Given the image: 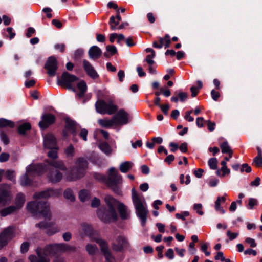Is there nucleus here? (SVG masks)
<instances>
[{
	"label": "nucleus",
	"instance_id": "nucleus-1",
	"mask_svg": "<svg viewBox=\"0 0 262 262\" xmlns=\"http://www.w3.org/2000/svg\"><path fill=\"white\" fill-rule=\"evenodd\" d=\"M76 247L64 243L54 244L47 245L43 249H36L37 256L31 255L28 257L30 262H50L49 255H54L63 252H74Z\"/></svg>",
	"mask_w": 262,
	"mask_h": 262
},
{
	"label": "nucleus",
	"instance_id": "nucleus-2",
	"mask_svg": "<svg viewBox=\"0 0 262 262\" xmlns=\"http://www.w3.org/2000/svg\"><path fill=\"white\" fill-rule=\"evenodd\" d=\"M104 200L107 207H101L97 212L99 219L105 223L116 222L118 214L116 208L118 205V201L110 195H106Z\"/></svg>",
	"mask_w": 262,
	"mask_h": 262
},
{
	"label": "nucleus",
	"instance_id": "nucleus-3",
	"mask_svg": "<svg viewBox=\"0 0 262 262\" xmlns=\"http://www.w3.org/2000/svg\"><path fill=\"white\" fill-rule=\"evenodd\" d=\"M132 198L136 209V213L141 221V225L144 226L148 213L147 204L143 196H140L135 188L132 190Z\"/></svg>",
	"mask_w": 262,
	"mask_h": 262
},
{
	"label": "nucleus",
	"instance_id": "nucleus-4",
	"mask_svg": "<svg viewBox=\"0 0 262 262\" xmlns=\"http://www.w3.org/2000/svg\"><path fill=\"white\" fill-rule=\"evenodd\" d=\"M27 210L36 218L41 217L50 220L51 212L49 205L43 201H31L27 205Z\"/></svg>",
	"mask_w": 262,
	"mask_h": 262
},
{
	"label": "nucleus",
	"instance_id": "nucleus-5",
	"mask_svg": "<svg viewBox=\"0 0 262 262\" xmlns=\"http://www.w3.org/2000/svg\"><path fill=\"white\" fill-rule=\"evenodd\" d=\"M88 167V162L83 158H78L75 162V166L71 172L68 174L66 179L69 181H74L83 177Z\"/></svg>",
	"mask_w": 262,
	"mask_h": 262
},
{
	"label": "nucleus",
	"instance_id": "nucleus-6",
	"mask_svg": "<svg viewBox=\"0 0 262 262\" xmlns=\"http://www.w3.org/2000/svg\"><path fill=\"white\" fill-rule=\"evenodd\" d=\"M122 176L118 173L114 167L109 169L108 177L106 179V184L115 193L120 194L121 190L119 186L122 184Z\"/></svg>",
	"mask_w": 262,
	"mask_h": 262
},
{
	"label": "nucleus",
	"instance_id": "nucleus-7",
	"mask_svg": "<svg viewBox=\"0 0 262 262\" xmlns=\"http://www.w3.org/2000/svg\"><path fill=\"white\" fill-rule=\"evenodd\" d=\"M95 107L96 111L101 114L112 115L118 110V107L114 103L112 100H110L108 102L98 100L96 102Z\"/></svg>",
	"mask_w": 262,
	"mask_h": 262
},
{
	"label": "nucleus",
	"instance_id": "nucleus-8",
	"mask_svg": "<svg viewBox=\"0 0 262 262\" xmlns=\"http://www.w3.org/2000/svg\"><path fill=\"white\" fill-rule=\"evenodd\" d=\"M78 78L75 75L71 74L67 72H64L61 75V79L58 78L57 84L68 90L75 92L74 83L77 81Z\"/></svg>",
	"mask_w": 262,
	"mask_h": 262
},
{
	"label": "nucleus",
	"instance_id": "nucleus-9",
	"mask_svg": "<svg viewBox=\"0 0 262 262\" xmlns=\"http://www.w3.org/2000/svg\"><path fill=\"white\" fill-rule=\"evenodd\" d=\"M113 249L117 252H121L124 250L130 248V244L128 239L123 235L116 236L114 242L112 245Z\"/></svg>",
	"mask_w": 262,
	"mask_h": 262
},
{
	"label": "nucleus",
	"instance_id": "nucleus-10",
	"mask_svg": "<svg viewBox=\"0 0 262 262\" xmlns=\"http://www.w3.org/2000/svg\"><path fill=\"white\" fill-rule=\"evenodd\" d=\"M94 241L99 245L101 252L105 257L106 261L113 262L114 257L112 254L111 250L109 249L107 242L99 238H94Z\"/></svg>",
	"mask_w": 262,
	"mask_h": 262
},
{
	"label": "nucleus",
	"instance_id": "nucleus-11",
	"mask_svg": "<svg viewBox=\"0 0 262 262\" xmlns=\"http://www.w3.org/2000/svg\"><path fill=\"white\" fill-rule=\"evenodd\" d=\"M35 226L40 229H47L46 233L49 236L53 235L56 233L59 232L60 230V228L57 226H55V223L53 222H41L36 224Z\"/></svg>",
	"mask_w": 262,
	"mask_h": 262
},
{
	"label": "nucleus",
	"instance_id": "nucleus-12",
	"mask_svg": "<svg viewBox=\"0 0 262 262\" xmlns=\"http://www.w3.org/2000/svg\"><path fill=\"white\" fill-rule=\"evenodd\" d=\"M113 117L116 125L126 124L130 121L129 114L123 109H120Z\"/></svg>",
	"mask_w": 262,
	"mask_h": 262
},
{
	"label": "nucleus",
	"instance_id": "nucleus-13",
	"mask_svg": "<svg viewBox=\"0 0 262 262\" xmlns=\"http://www.w3.org/2000/svg\"><path fill=\"white\" fill-rule=\"evenodd\" d=\"M45 68L47 70V73L49 76H54L58 69V63L56 59L53 56L49 57L45 65Z\"/></svg>",
	"mask_w": 262,
	"mask_h": 262
},
{
	"label": "nucleus",
	"instance_id": "nucleus-14",
	"mask_svg": "<svg viewBox=\"0 0 262 262\" xmlns=\"http://www.w3.org/2000/svg\"><path fill=\"white\" fill-rule=\"evenodd\" d=\"M10 186L3 185L0 186V204H6L11 199Z\"/></svg>",
	"mask_w": 262,
	"mask_h": 262
},
{
	"label": "nucleus",
	"instance_id": "nucleus-15",
	"mask_svg": "<svg viewBox=\"0 0 262 262\" xmlns=\"http://www.w3.org/2000/svg\"><path fill=\"white\" fill-rule=\"evenodd\" d=\"M13 237V229L9 227L2 232L0 234V249L5 246Z\"/></svg>",
	"mask_w": 262,
	"mask_h": 262
},
{
	"label": "nucleus",
	"instance_id": "nucleus-16",
	"mask_svg": "<svg viewBox=\"0 0 262 262\" xmlns=\"http://www.w3.org/2000/svg\"><path fill=\"white\" fill-rule=\"evenodd\" d=\"M60 194V192L58 190L48 189L40 192L35 193L33 195V198L34 199H46L51 196H58Z\"/></svg>",
	"mask_w": 262,
	"mask_h": 262
},
{
	"label": "nucleus",
	"instance_id": "nucleus-17",
	"mask_svg": "<svg viewBox=\"0 0 262 262\" xmlns=\"http://www.w3.org/2000/svg\"><path fill=\"white\" fill-rule=\"evenodd\" d=\"M55 120V117L53 114H45L41 117V120L39 122V126L41 129H45L49 125L53 124Z\"/></svg>",
	"mask_w": 262,
	"mask_h": 262
},
{
	"label": "nucleus",
	"instance_id": "nucleus-18",
	"mask_svg": "<svg viewBox=\"0 0 262 262\" xmlns=\"http://www.w3.org/2000/svg\"><path fill=\"white\" fill-rule=\"evenodd\" d=\"M43 146L45 148L58 147L55 136L52 134H48L43 138Z\"/></svg>",
	"mask_w": 262,
	"mask_h": 262
},
{
	"label": "nucleus",
	"instance_id": "nucleus-19",
	"mask_svg": "<svg viewBox=\"0 0 262 262\" xmlns=\"http://www.w3.org/2000/svg\"><path fill=\"white\" fill-rule=\"evenodd\" d=\"M83 68L86 74L92 78L95 79L98 78L99 75L91 64L86 60H83Z\"/></svg>",
	"mask_w": 262,
	"mask_h": 262
},
{
	"label": "nucleus",
	"instance_id": "nucleus-20",
	"mask_svg": "<svg viewBox=\"0 0 262 262\" xmlns=\"http://www.w3.org/2000/svg\"><path fill=\"white\" fill-rule=\"evenodd\" d=\"M160 44L154 41L152 46L155 48L161 49L164 46V40H165V48H169L171 43L170 37L168 34H166L164 38L160 37L159 39Z\"/></svg>",
	"mask_w": 262,
	"mask_h": 262
},
{
	"label": "nucleus",
	"instance_id": "nucleus-21",
	"mask_svg": "<svg viewBox=\"0 0 262 262\" xmlns=\"http://www.w3.org/2000/svg\"><path fill=\"white\" fill-rule=\"evenodd\" d=\"M117 207H118V210L122 219L126 220L129 217L130 212L125 205L118 201Z\"/></svg>",
	"mask_w": 262,
	"mask_h": 262
},
{
	"label": "nucleus",
	"instance_id": "nucleus-22",
	"mask_svg": "<svg viewBox=\"0 0 262 262\" xmlns=\"http://www.w3.org/2000/svg\"><path fill=\"white\" fill-rule=\"evenodd\" d=\"M48 177L51 182L57 183L61 180L62 174L57 170L52 169L49 172Z\"/></svg>",
	"mask_w": 262,
	"mask_h": 262
},
{
	"label": "nucleus",
	"instance_id": "nucleus-23",
	"mask_svg": "<svg viewBox=\"0 0 262 262\" xmlns=\"http://www.w3.org/2000/svg\"><path fill=\"white\" fill-rule=\"evenodd\" d=\"M88 54L91 59L95 60L98 59L101 56L102 51L98 47L94 46L90 48Z\"/></svg>",
	"mask_w": 262,
	"mask_h": 262
},
{
	"label": "nucleus",
	"instance_id": "nucleus-24",
	"mask_svg": "<svg viewBox=\"0 0 262 262\" xmlns=\"http://www.w3.org/2000/svg\"><path fill=\"white\" fill-rule=\"evenodd\" d=\"M31 172L36 173L38 175H40L44 172V167L40 164L30 165L27 168V172L29 173Z\"/></svg>",
	"mask_w": 262,
	"mask_h": 262
},
{
	"label": "nucleus",
	"instance_id": "nucleus-25",
	"mask_svg": "<svg viewBox=\"0 0 262 262\" xmlns=\"http://www.w3.org/2000/svg\"><path fill=\"white\" fill-rule=\"evenodd\" d=\"M66 129L70 132L73 138L76 135V129L77 128L76 123L72 120L67 119L66 120Z\"/></svg>",
	"mask_w": 262,
	"mask_h": 262
},
{
	"label": "nucleus",
	"instance_id": "nucleus-26",
	"mask_svg": "<svg viewBox=\"0 0 262 262\" xmlns=\"http://www.w3.org/2000/svg\"><path fill=\"white\" fill-rule=\"evenodd\" d=\"M98 124L102 127L110 128L115 125V121L113 117L111 119L107 118L100 119L98 120Z\"/></svg>",
	"mask_w": 262,
	"mask_h": 262
},
{
	"label": "nucleus",
	"instance_id": "nucleus-27",
	"mask_svg": "<svg viewBox=\"0 0 262 262\" xmlns=\"http://www.w3.org/2000/svg\"><path fill=\"white\" fill-rule=\"evenodd\" d=\"M25 202V195L19 193L17 194L15 199V207L16 210L20 209L24 205Z\"/></svg>",
	"mask_w": 262,
	"mask_h": 262
},
{
	"label": "nucleus",
	"instance_id": "nucleus-28",
	"mask_svg": "<svg viewBox=\"0 0 262 262\" xmlns=\"http://www.w3.org/2000/svg\"><path fill=\"white\" fill-rule=\"evenodd\" d=\"M49 164L57 169L66 170L67 167L62 160H52L49 162Z\"/></svg>",
	"mask_w": 262,
	"mask_h": 262
},
{
	"label": "nucleus",
	"instance_id": "nucleus-29",
	"mask_svg": "<svg viewBox=\"0 0 262 262\" xmlns=\"http://www.w3.org/2000/svg\"><path fill=\"white\" fill-rule=\"evenodd\" d=\"M77 86L80 92L78 94L79 97H82L87 90V85L85 82L83 80L79 81L77 84Z\"/></svg>",
	"mask_w": 262,
	"mask_h": 262
},
{
	"label": "nucleus",
	"instance_id": "nucleus-30",
	"mask_svg": "<svg viewBox=\"0 0 262 262\" xmlns=\"http://www.w3.org/2000/svg\"><path fill=\"white\" fill-rule=\"evenodd\" d=\"M14 125V123L11 120L5 118L0 119V128L7 127L13 128Z\"/></svg>",
	"mask_w": 262,
	"mask_h": 262
},
{
	"label": "nucleus",
	"instance_id": "nucleus-31",
	"mask_svg": "<svg viewBox=\"0 0 262 262\" xmlns=\"http://www.w3.org/2000/svg\"><path fill=\"white\" fill-rule=\"evenodd\" d=\"M258 155L254 159L253 164L256 167H259L262 166V157L261 149L259 147H257Z\"/></svg>",
	"mask_w": 262,
	"mask_h": 262
},
{
	"label": "nucleus",
	"instance_id": "nucleus-32",
	"mask_svg": "<svg viewBox=\"0 0 262 262\" xmlns=\"http://www.w3.org/2000/svg\"><path fill=\"white\" fill-rule=\"evenodd\" d=\"M133 163L129 161H126L122 163L120 166L119 169L123 173H126L130 170L132 167Z\"/></svg>",
	"mask_w": 262,
	"mask_h": 262
},
{
	"label": "nucleus",
	"instance_id": "nucleus-33",
	"mask_svg": "<svg viewBox=\"0 0 262 262\" xmlns=\"http://www.w3.org/2000/svg\"><path fill=\"white\" fill-rule=\"evenodd\" d=\"M16 210L15 206H10L8 207L3 209L0 211V214L2 216H6L11 214Z\"/></svg>",
	"mask_w": 262,
	"mask_h": 262
},
{
	"label": "nucleus",
	"instance_id": "nucleus-34",
	"mask_svg": "<svg viewBox=\"0 0 262 262\" xmlns=\"http://www.w3.org/2000/svg\"><path fill=\"white\" fill-rule=\"evenodd\" d=\"M220 147L223 153L228 154L230 156V158L232 157L233 152L229 146L227 142H224L222 144H221Z\"/></svg>",
	"mask_w": 262,
	"mask_h": 262
},
{
	"label": "nucleus",
	"instance_id": "nucleus-35",
	"mask_svg": "<svg viewBox=\"0 0 262 262\" xmlns=\"http://www.w3.org/2000/svg\"><path fill=\"white\" fill-rule=\"evenodd\" d=\"M99 147L101 150L107 155H111L112 152L111 146L106 142L100 144Z\"/></svg>",
	"mask_w": 262,
	"mask_h": 262
},
{
	"label": "nucleus",
	"instance_id": "nucleus-36",
	"mask_svg": "<svg viewBox=\"0 0 262 262\" xmlns=\"http://www.w3.org/2000/svg\"><path fill=\"white\" fill-rule=\"evenodd\" d=\"M31 126L29 123H24L19 125L18 128V132L20 135H25L26 132L31 129Z\"/></svg>",
	"mask_w": 262,
	"mask_h": 262
},
{
	"label": "nucleus",
	"instance_id": "nucleus-37",
	"mask_svg": "<svg viewBox=\"0 0 262 262\" xmlns=\"http://www.w3.org/2000/svg\"><path fill=\"white\" fill-rule=\"evenodd\" d=\"M64 153L67 158L72 159L75 155V148L73 145L70 144L66 148L64 149Z\"/></svg>",
	"mask_w": 262,
	"mask_h": 262
},
{
	"label": "nucleus",
	"instance_id": "nucleus-38",
	"mask_svg": "<svg viewBox=\"0 0 262 262\" xmlns=\"http://www.w3.org/2000/svg\"><path fill=\"white\" fill-rule=\"evenodd\" d=\"M79 197L81 201L84 202L90 199V192L85 189L81 190L79 193Z\"/></svg>",
	"mask_w": 262,
	"mask_h": 262
},
{
	"label": "nucleus",
	"instance_id": "nucleus-39",
	"mask_svg": "<svg viewBox=\"0 0 262 262\" xmlns=\"http://www.w3.org/2000/svg\"><path fill=\"white\" fill-rule=\"evenodd\" d=\"M80 229L85 234L90 235L92 231L91 226L87 223H82L80 225Z\"/></svg>",
	"mask_w": 262,
	"mask_h": 262
},
{
	"label": "nucleus",
	"instance_id": "nucleus-40",
	"mask_svg": "<svg viewBox=\"0 0 262 262\" xmlns=\"http://www.w3.org/2000/svg\"><path fill=\"white\" fill-rule=\"evenodd\" d=\"M63 195L66 199L71 202L74 201L75 198L73 191L71 189L68 188L65 190Z\"/></svg>",
	"mask_w": 262,
	"mask_h": 262
},
{
	"label": "nucleus",
	"instance_id": "nucleus-41",
	"mask_svg": "<svg viewBox=\"0 0 262 262\" xmlns=\"http://www.w3.org/2000/svg\"><path fill=\"white\" fill-rule=\"evenodd\" d=\"M50 149V150L48 152V156L52 159V160H55L58 158V154L57 151L58 150V147H55L53 148H48Z\"/></svg>",
	"mask_w": 262,
	"mask_h": 262
},
{
	"label": "nucleus",
	"instance_id": "nucleus-42",
	"mask_svg": "<svg viewBox=\"0 0 262 262\" xmlns=\"http://www.w3.org/2000/svg\"><path fill=\"white\" fill-rule=\"evenodd\" d=\"M86 250L90 255H93L98 251V248L96 246L89 244L86 246Z\"/></svg>",
	"mask_w": 262,
	"mask_h": 262
},
{
	"label": "nucleus",
	"instance_id": "nucleus-43",
	"mask_svg": "<svg viewBox=\"0 0 262 262\" xmlns=\"http://www.w3.org/2000/svg\"><path fill=\"white\" fill-rule=\"evenodd\" d=\"M108 23L111 29L112 30H115L117 29V26L119 24V21L115 20V17L114 16H112L110 18Z\"/></svg>",
	"mask_w": 262,
	"mask_h": 262
},
{
	"label": "nucleus",
	"instance_id": "nucleus-44",
	"mask_svg": "<svg viewBox=\"0 0 262 262\" xmlns=\"http://www.w3.org/2000/svg\"><path fill=\"white\" fill-rule=\"evenodd\" d=\"M4 174L8 180L13 182H15V174L14 171L8 170L5 172Z\"/></svg>",
	"mask_w": 262,
	"mask_h": 262
},
{
	"label": "nucleus",
	"instance_id": "nucleus-45",
	"mask_svg": "<svg viewBox=\"0 0 262 262\" xmlns=\"http://www.w3.org/2000/svg\"><path fill=\"white\" fill-rule=\"evenodd\" d=\"M221 202L220 201V197H217L216 200L215 202V208L217 211L220 212L222 214L225 213V210L221 207Z\"/></svg>",
	"mask_w": 262,
	"mask_h": 262
},
{
	"label": "nucleus",
	"instance_id": "nucleus-46",
	"mask_svg": "<svg viewBox=\"0 0 262 262\" xmlns=\"http://www.w3.org/2000/svg\"><path fill=\"white\" fill-rule=\"evenodd\" d=\"M217 160L215 158H212L209 159L208 162L209 167L213 170H215L217 168Z\"/></svg>",
	"mask_w": 262,
	"mask_h": 262
},
{
	"label": "nucleus",
	"instance_id": "nucleus-47",
	"mask_svg": "<svg viewBox=\"0 0 262 262\" xmlns=\"http://www.w3.org/2000/svg\"><path fill=\"white\" fill-rule=\"evenodd\" d=\"M31 183V180L29 179L27 174L23 176L20 179V184L22 186H27Z\"/></svg>",
	"mask_w": 262,
	"mask_h": 262
},
{
	"label": "nucleus",
	"instance_id": "nucleus-48",
	"mask_svg": "<svg viewBox=\"0 0 262 262\" xmlns=\"http://www.w3.org/2000/svg\"><path fill=\"white\" fill-rule=\"evenodd\" d=\"M0 138L1 140L5 145H7L9 143V140L8 136L0 129Z\"/></svg>",
	"mask_w": 262,
	"mask_h": 262
},
{
	"label": "nucleus",
	"instance_id": "nucleus-49",
	"mask_svg": "<svg viewBox=\"0 0 262 262\" xmlns=\"http://www.w3.org/2000/svg\"><path fill=\"white\" fill-rule=\"evenodd\" d=\"M94 177L95 179L106 183V178L105 176L99 173H96L94 174Z\"/></svg>",
	"mask_w": 262,
	"mask_h": 262
},
{
	"label": "nucleus",
	"instance_id": "nucleus-50",
	"mask_svg": "<svg viewBox=\"0 0 262 262\" xmlns=\"http://www.w3.org/2000/svg\"><path fill=\"white\" fill-rule=\"evenodd\" d=\"M88 130L85 128H82L81 129L80 133H79V136L84 141H87V135H88Z\"/></svg>",
	"mask_w": 262,
	"mask_h": 262
},
{
	"label": "nucleus",
	"instance_id": "nucleus-51",
	"mask_svg": "<svg viewBox=\"0 0 262 262\" xmlns=\"http://www.w3.org/2000/svg\"><path fill=\"white\" fill-rule=\"evenodd\" d=\"M107 52H110L111 55L115 54L117 51L116 48L114 46H107L106 48Z\"/></svg>",
	"mask_w": 262,
	"mask_h": 262
},
{
	"label": "nucleus",
	"instance_id": "nucleus-52",
	"mask_svg": "<svg viewBox=\"0 0 262 262\" xmlns=\"http://www.w3.org/2000/svg\"><path fill=\"white\" fill-rule=\"evenodd\" d=\"M178 96L180 98V100L181 102L185 101L188 97V95L185 92H179L178 94Z\"/></svg>",
	"mask_w": 262,
	"mask_h": 262
},
{
	"label": "nucleus",
	"instance_id": "nucleus-53",
	"mask_svg": "<svg viewBox=\"0 0 262 262\" xmlns=\"http://www.w3.org/2000/svg\"><path fill=\"white\" fill-rule=\"evenodd\" d=\"M10 155L8 153L3 152L0 155V162H5L8 160Z\"/></svg>",
	"mask_w": 262,
	"mask_h": 262
},
{
	"label": "nucleus",
	"instance_id": "nucleus-54",
	"mask_svg": "<svg viewBox=\"0 0 262 262\" xmlns=\"http://www.w3.org/2000/svg\"><path fill=\"white\" fill-rule=\"evenodd\" d=\"M189 214V212L188 211H184L181 214L180 213H177L176 214V217L177 219H181L183 221L185 220V217L188 216Z\"/></svg>",
	"mask_w": 262,
	"mask_h": 262
},
{
	"label": "nucleus",
	"instance_id": "nucleus-55",
	"mask_svg": "<svg viewBox=\"0 0 262 262\" xmlns=\"http://www.w3.org/2000/svg\"><path fill=\"white\" fill-rule=\"evenodd\" d=\"M29 243L27 242H25L22 243L20 246V250L22 253L26 252L29 249Z\"/></svg>",
	"mask_w": 262,
	"mask_h": 262
},
{
	"label": "nucleus",
	"instance_id": "nucleus-56",
	"mask_svg": "<svg viewBox=\"0 0 262 262\" xmlns=\"http://www.w3.org/2000/svg\"><path fill=\"white\" fill-rule=\"evenodd\" d=\"M241 172L245 171L247 173H249L251 171V168L250 166H248V165L247 164L245 163L242 165V167L241 168Z\"/></svg>",
	"mask_w": 262,
	"mask_h": 262
},
{
	"label": "nucleus",
	"instance_id": "nucleus-57",
	"mask_svg": "<svg viewBox=\"0 0 262 262\" xmlns=\"http://www.w3.org/2000/svg\"><path fill=\"white\" fill-rule=\"evenodd\" d=\"M155 56V55H148L146 56L145 61L149 64V65H153L155 63L154 61L152 60V58Z\"/></svg>",
	"mask_w": 262,
	"mask_h": 262
},
{
	"label": "nucleus",
	"instance_id": "nucleus-58",
	"mask_svg": "<svg viewBox=\"0 0 262 262\" xmlns=\"http://www.w3.org/2000/svg\"><path fill=\"white\" fill-rule=\"evenodd\" d=\"M261 179L259 177H257L255 180L251 182L250 185L252 187H257L260 184Z\"/></svg>",
	"mask_w": 262,
	"mask_h": 262
},
{
	"label": "nucleus",
	"instance_id": "nucleus-59",
	"mask_svg": "<svg viewBox=\"0 0 262 262\" xmlns=\"http://www.w3.org/2000/svg\"><path fill=\"white\" fill-rule=\"evenodd\" d=\"M227 235L229 237L230 240H233L237 237L238 233H232L230 230H228Z\"/></svg>",
	"mask_w": 262,
	"mask_h": 262
},
{
	"label": "nucleus",
	"instance_id": "nucleus-60",
	"mask_svg": "<svg viewBox=\"0 0 262 262\" xmlns=\"http://www.w3.org/2000/svg\"><path fill=\"white\" fill-rule=\"evenodd\" d=\"M211 95L212 98L216 101L219 99L220 96V94L219 92L215 91L214 90H212L211 92Z\"/></svg>",
	"mask_w": 262,
	"mask_h": 262
},
{
	"label": "nucleus",
	"instance_id": "nucleus-61",
	"mask_svg": "<svg viewBox=\"0 0 262 262\" xmlns=\"http://www.w3.org/2000/svg\"><path fill=\"white\" fill-rule=\"evenodd\" d=\"M214 258L216 260H221L222 261H224L225 260V258L224 256V254L222 252H218L214 257Z\"/></svg>",
	"mask_w": 262,
	"mask_h": 262
},
{
	"label": "nucleus",
	"instance_id": "nucleus-62",
	"mask_svg": "<svg viewBox=\"0 0 262 262\" xmlns=\"http://www.w3.org/2000/svg\"><path fill=\"white\" fill-rule=\"evenodd\" d=\"M202 205L201 204H195L194 205V209L197 211V212L201 215L203 214V212L201 210Z\"/></svg>",
	"mask_w": 262,
	"mask_h": 262
},
{
	"label": "nucleus",
	"instance_id": "nucleus-63",
	"mask_svg": "<svg viewBox=\"0 0 262 262\" xmlns=\"http://www.w3.org/2000/svg\"><path fill=\"white\" fill-rule=\"evenodd\" d=\"M100 204V201L99 199L97 198H94L92 201L91 206L93 207H97Z\"/></svg>",
	"mask_w": 262,
	"mask_h": 262
},
{
	"label": "nucleus",
	"instance_id": "nucleus-64",
	"mask_svg": "<svg viewBox=\"0 0 262 262\" xmlns=\"http://www.w3.org/2000/svg\"><path fill=\"white\" fill-rule=\"evenodd\" d=\"M208 125V129L210 132H212L215 129V122H211L210 120L206 121Z\"/></svg>",
	"mask_w": 262,
	"mask_h": 262
}]
</instances>
